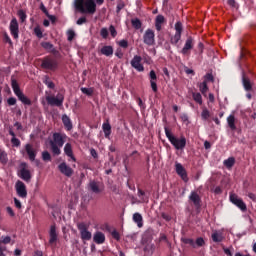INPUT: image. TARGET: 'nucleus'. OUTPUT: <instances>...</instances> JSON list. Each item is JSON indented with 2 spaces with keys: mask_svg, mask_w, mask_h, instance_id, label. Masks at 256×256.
<instances>
[{
  "mask_svg": "<svg viewBox=\"0 0 256 256\" xmlns=\"http://www.w3.org/2000/svg\"><path fill=\"white\" fill-rule=\"evenodd\" d=\"M102 129L104 131L105 138L109 139V137H111V124H109V121L103 123Z\"/></svg>",
  "mask_w": 256,
  "mask_h": 256,
  "instance_id": "30",
  "label": "nucleus"
},
{
  "mask_svg": "<svg viewBox=\"0 0 256 256\" xmlns=\"http://www.w3.org/2000/svg\"><path fill=\"white\" fill-rule=\"evenodd\" d=\"M44 83L48 87V89H55V83L49 80V77H46V80H44Z\"/></svg>",
  "mask_w": 256,
  "mask_h": 256,
  "instance_id": "48",
  "label": "nucleus"
},
{
  "mask_svg": "<svg viewBox=\"0 0 256 256\" xmlns=\"http://www.w3.org/2000/svg\"><path fill=\"white\" fill-rule=\"evenodd\" d=\"M211 237L214 243H221V241H223V234L221 233L214 232L212 233Z\"/></svg>",
  "mask_w": 256,
  "mask_h": 256,
  "instance_id": "35",
  "label": "nucleus"
},
{
  "mask_svg": "<svg viewBox=\"0 0 256 256\" xmlns=\"http://www.w3.org/2000/svg\"><path fill=\"white\" fill-rule=\"evenodd\" d=\"M41 47H43V49L46 51H49V53H52V55H59L58 50L55 49V46H53V44L50 42H42Z\"/></svg>",
  "mask_w": 256,
  "mask_h": 256,
  "instance_id": "23",
  "label": "nucleus"
},
{
  "mask_svg": "<svg viewBox=\"0 0 256 256\" xmlns=\"http://www.w3.org/2000/svg\"><path fill=\"white\" fill-rule=\"evenodd\" d=\"M227 123L232 131H235V129H237V126H235V115H229L227 117Z\"/></svg>",
  "mask_w": 256,
  "mask_h": 256,
  "instance_id": "33",
  "label": "nucleus"
},
{
  "mask_svg": "<svg viewBox=\"0 0 256 256\" xmlns=\"http://www.w3.org/2000/svg\"><path fill=\"white\" fill-rule=\"evenodd\" d=\"M223 165L226 169H231L233 165H235V158L229 157L228 159L224 160Z\"/></svg>",
  "mask_w": 256,
  "mask_h": 256,
  "instance_id": "34",
  "label": "nucleus"
},
{
  "mask_svg": "<svg viewBox=\"0 0 256 256\" xmlns=\"http://www.w3.org/2000/svg\"><path fill=\"white\" fill-rule=\"evenodd\" d=\"M7 103L10 107L13 105H17V99L15 97H10L7 99Z\"/></svg>",
  "mask_w": 256,
  "mask_h": 256,
  "instance_id": "53",
  "label": "nucleus"
},
{
  "mask_svg": "<svg viewBox=\"0 0 256 256\" xmlns=\"http://www.w3.org/2000/svg\"><path fill=\"white\" fill-rule=\"evenodd\" d=\"M18 17L20 18V21L22 23H25V20L27 19V14H25V11L19 10L18 11Z\"/></svg>",
  "mask_w": 256,
  "mask_h": 256,
  "instance_id": "49",
  "label": "nucleus"
},
{
  "mask_svg": "<svg viewBox=\"0 0 256 256\" xmlns=\"http://www.w3.org/2000/svg\"><path fill=\"white\" fill-rule=\"evenodd\" d=\"M84 23H87V18L85 16L80 17L77 21H76V25H84Z\"/></svg>",
  "mask_w": 256,
  "mask_h": 256,
  "instance_id": "56",
  "label": "nucleus"
},
{
  "mask_svg": "<svg viewBox=\"0 0 256 256\" xmlns=\"http://www.w3.org/2000/svg\"><path fill=\"white\" fill-rule=\"evenodd\" d=\"M9 135H11V143L13 147H21V140L16 137L15 132L13 131V128H9L8 130Z\"/></svg>",
  "mask_w": 256,
  "mask_h": 256,
  "instance_id": "26",
  "label": "nucleus"
},
{
  "mask_svg": "<svg viewBox=\"0 0 256 256\" xmlns=\"http://www.w3.org/2000/svg\"><path fill=\"white\" fill-rule=\"evenodd\" d=\"M199 247H205V239H203V237H198L194 242V249Z\"/></svg>",
  "mask_w": 256,
  "mask_h": 256,
  "instance_id": "37",
  "label": "nucleus"
},
{
  "mask_svg": "<svg viewBox=\"0 0 256 256\" xmlns=\"http://www.w3.org/2000/svg\"><path fill=\"white\" fill-rule=\"evenodd\" d=\"M122 9H125V2H123V0H118L116 6V13H121Z\"/></svg>",
  "mask_w": 256,
  "mask_h": 256,
  "instance_id": "43",
  "label": "nucleus"
},
{
  "mask_svg": "<svg viewBox=\"0 0 256 256\" xmlns=\"http://www.w3.org/2000/svg\"><path fill=\"white\" fill-rule=\"evenodd\" d=\"M192 97H193V100L198 103V105H203V96H201V93L197 92H193L192 93Z\"/></svg>",
  "mask_w": 256,
  "mask_h": 256,
  "instance_id": "36",
  "label": "nucleus"
},
{
  "mask_svg": "<svg viewBox=\"0 0 256 256\" xmlns=\"http://www.w3.org/2000/svg\"><path fill=\"white\" fill-rule=\"evenodd\" d=\"M189 199L192 201L195 207H201V196L195 191L190 193Z\"/></svg>",
  "mask_w": 256,
  "mask_h": 256,
  "instance_id": "22",
  "label": "nucleus"
},
{
  "mask_svg": "<svg viewBox=\"0 0 256 256\" xmlns=\"http://www.w3.org/2000/svg\"><path fill=\"white\" fill-rule=\"evenodd\" d=\"M204 81H206V83H215V77H213V74L212 73H207L205 76H204Z\"/></svg>",
  "mask_w": 256,
  "mask_h": 256,
  "instance_id": "44",
  "label": "nucleus"
},
{
  "mask_svg": "<svg viewBox=\"0 0 256 256\" xmlns=\"http://www.w3.org/2000/svg\"><path fill=\"white\" fill-rule=\"evenodd\" d=\"M42 160L45 162L51 161V154L49 153V151L42 152Z\"/></svg>",
  "mask_w": 256,
  "mask_h": 256,
  "instance_id": "46",
  "label": "nucleus"
},
{
  "mask_svg": "<svg viewBox=\"0 0 256 256\" xmlns=\"http://www.w3.org/2000/svg\"><path fill=\"white\" fill-rule=\"evenodd\" d=\"M111 235L113 239H116V241H119V239H121V236L119 235V232H117V230L112 231Z\"/></svg>",
  "mask_w": 256,
  "mask_h": 256,
  "instance_id": "59",
  "label": "nucleus"
},
{
  "mask_svg": "<svg viewBox=\"0 0 256 256\" xmlns=\"http://www.w3.org/2000/svg\"><path fill=\"white\" fill-rule=\"evenodd\" d=\"M242 85L245 91H252L253 89V84H251V80L245 75V73L242 75Z\"/></svg>",
  "mask_w": 256,
  "mask_h": 256,
  "instance_id": "24",
  "label": "nucleus"
},
{
  "mask_svg": "<svg viewBox=\"0 0 256 256\" xmlns=\"http://www.w3.org/2000/svg\"><path fill=\"white\" fill-rule=\"evenodd\" d=\"M201 117H202L203 121H207V119H209L211 117V113L209 112V110L207 108H204L202 110Z\"/></svg>",
  "mask_w": 256,
  "mask_h": 256,
  "instance_id": "42",
  "label": "nucleus"
},
{
  "mask_svg": "<svg viewBox=\"0 0 256 256\" xmlns=\"http://www.w3.org/2000/svg\"><path fill=\"white\" fill-rule=\"evenodd\" d=\"M100 53L101 55H105V57H113V53H114L113 46H103L100 49Z\"/></svg>",
  "mask_w": 256,
  "mask_h": 256,
  "instance_id": "27",
  "label": "nucleus"
},
{
  "mask_svg": "<svg viewBox=\"0 0 256 256\" xmlns=\"http://www.w3.org/2000/svg\"><path fill=\"white\" fill-rule=\"evenodd\" d=\"M137 103L141 109H145V103H143L141 98H137Z\"/></svg>",
  "mask_w": 256,
  "mask_h": 256,
  "instance_id": "64",
  "label": "nucleus"
},
{
  "mask_svg": "<svg viewBox=\"0 0 256 256\" xmlns=\"http://www.w3.org/2000/svg\"><path fill=\"white\" fill-rule=\"evenodd\" d=\"M100 35L102 39H107V37H109V30L107 28H102L100 30Z\"/></svg>",
  "mask_w": 256,
  "mask_h": 256,
  "instance_id": "50",
  "label": "nucleus"
},
{
  "mask_svg": "<svg viewBox=\"0 0 256 256\" xmlns=\"http://www.w3.org/2000/svg\"><path fill=\"white\" fill-rule=\"evenodd\" d=\"M150 81H157V74L154 72V70H151L149 73Z\"/></svg>",
  "mask_w": 256,
  "mask_h": 256,
  "instance_id": "58",
  "label": "nucleus"
},
{
  "mask_svg": "<svg viewBox=\"0 0 256 256\" xmlns=\"http://www.w3.org/2000/svg\"><path fill=\"white\" fill-rule=\"evenodd\" d=\"M0 163L2 165H7V163H9V157L7 155V152L3 149H0Z\"/></svg>",
  "mask_w": 256,
  "mask_h": 256,
  "instance_id": "32",
  "label": "nucleus"
},
{
  "mask_svg": "<svg viewBox=\"0 0 256 256\" xmlns=\"http://www.w3.org/2000/svg\"><path fill=\"white\" fill-rule=\"evenodd\" d=\"M67 37H68V41H73V39H75V31L69 30L67 32Z\"/></svg>",
  "mask_w": 256,
  "mask_h": 256,
  "instance_id": "54",
  "label": "nucleus"
},
{
  "mask_svg": "<svg viewBox=\"0 0 256 256\" xmlns=\"http://www.w3.org/2000/svg\"><path fill=\"white\" fill-rule=\"evenodd\" d=\"M9 29L13 39H19V22L17 21V18H13L10 21Z\"/></svg>",
  "mask_w": 256,
  "mask_h": 256,
  "instance_id": "15",
  "label": "nucleus"
},
{
  "mask_svg": "<svg viewBox=\"0 0 256 256\" xmlns=\"http://www.w3.org/2000/svg\"><path fill=\"white\" fill-rule=\"evenodd\" d=\"M143 41L144 44L149 47L155 45V32L151 29H147L143 35Z\"/></svg>",
  "mask_w": 256,
  "mask_h": 256,
  "instance_id": "13",
  "label": "nucleus"
},
{
  "mask_svg": "<svg viewBox=\"0 0 256 256\" xmlns=\"http://www.w3.org/2000/svg\"><path fill=\"white\" fill-rule=\"evenodd\" d=\"M182 243L185 245H190L194 249L195 247V240L193 238H181Z\"/></svg>",
  "mask_w": 256,
  "mask_h": 256,
  "instance_id": "39",
  "label": "nucleus"
},
{
  "mask_svg": "<svg viewBox=\"0 0 256 256\" xmlns=\"http://www.w3.org/2000/svg\"><path fill=\"white\" fill-rule=\"evenodd\" d=\"M199 89L202 95H207V91H209V86H207V81H203L202 83H200Z\"/></svg>",
  "mask_w": 256,
  "mask_h": 256,
  "instance_id": "38",
  "label": "nucleus"
},
{
  "mask_svg": "<svg viewBox=\"0 0 256 256\" xmlns=\"http://www.w3.org/2000/svg\"><path fill=\"white\" fill-rule=\"evenodd\" d=\"M162 23H165V16L164 15H158L155 19V28L158 31H161V25Z\"/></svg>",
  "mask_w": 256,
  "mask_h": 256,
  "instance_id": "31",
  "label": "nucleus"
},
{
  "mask_svg": "<svg viewBox=\"0 0 256 256\" xmlns=\"http://www.w3.org/2000/svg\"><path fill=\"white\" fill-rule=\"evenodd\" d=\"M133 221L137 224V227L141 229L143 227V216L140 213H134L133 214Z\"/></svg>",
  "mask_w": 256,
  "mask_h": 256,
  "instance_id": "29",
  "label": "nucleus"
},
{
  "mask_svg": "<svg viewBox=\"0 0 256 256\" xmlns=\"http://www.w3.org/2000/svg\"><path fill=\"white\" fill-rule=\"evenodd\" d=\"M164 131L168 141H170L171 145H173V147L177 149V151H182L183 149H185V147L187 146V138H185V136L177 138L171 133V130H169V128L167 127H164Z\"/></svg>",
  "mask_w": 256,
  "mask_h": 256,
  "instance_id": "3",
  "label": "nucleus"
},
{
  "mask_svg": "<svg viewBox=\"0 0 256 256\" xmlns=\"http://www.w3.org/2000/svg\"><path fill=\"white\" fill-rule=\"evenodd\" d=\"M175 35L171 37L170 39V43L172 45H177V43H179V41H181V33H183V24L178 21L175 24Z\"/></svg>",
  "mask_w": 256,
  "mask_h": 256,
  "instance_id": "9",
  "label": "nucleus"
},
{
  "mask_svg": "<svg viewBox=\"0 0 256 256\" xmlns=\"http://www.w3.org/2000/svg\"><path fill=\"white\" fill-rule=\"evenodd\" d=\"M175 171L177 175H179V177H181V179L184 180L185 183L189 181V177L187 176V170H185V167H183V164L176 162Z\"/></svg>",
  "mask_w": 256,
  "mask_h": 256,
  "instance_id": "17",
  "label": "nucleus"
},
{
  "mask_svg": "<svg viewBox=\"0 0 256 256\" xmlns=\"http://www.w3.org/2000/svg\"><path fill=\"white\" fill-rule=\"evenodd\" d=\"M53 140H50V149L53 155H61V147L65 145V139H67V135L59 132H55L53 134Z\"/></svg>",
  "mask_w": 256,
  "mask_h": 256,
  "instance_id": "2",
  "label": "nucleus"
},
{
  "mask_svg": "<svg viewBox=\"0 0 256 256\" xmlns=\"http://www.w3.org/2000/svg\"><path fill=\"white\" fill-rule=\"evenodd\" d=\"M11 87L13 89L14 94L16 95V97H18L19 101L23 103V105H32L31 99H29L27 96H25V94H23L21 88L19 87V83L13 76L11 77Z\"/></svg>",
  "mask_w": 256,
  "mask_h": 256,
  "instance_id": "4",
  "label": "nucleus"
},
{
  "mask_svg": "<svg viewBox=\"0 0 256 256\" xmlns=\"http://www.w3.org/2000/svg\"><path fill=\"white\" fill-rule=\"evenodd\" d=\"M118 45L119 47H122V49H127V47H129V42L123 39L119 41Z\"/></svg>",
  "mask_w": 256,
  "mask_h": 256,
  "instance_id": "51",
  "label": "nucleus"
},
{
  "mask_svg": "<svg viewBox=\"0 0 256 256\" xmlns=\"http://www.w3.org/2000/svg\"><path fill=\"white\" fill-rule=\"evenodd\" d=\"M193 45H194L193 37L189 36L186 39L184 47L181 50L182 55H187L189 53V51H191V49H193Z\"/></svg>",
  "mask_w": 256,
  "mask_h": 256,
  "instance_id": "20",
  "label": "nucleus"
},
{
  "mask_svg": "<svg viewBox=\"0 0 256 256\" xmlns=\"http://www.w3.org/2000/svg\"><path fill=\"white\" fill-rule=\"evenodd\" d=\"M9 243H11L10 236H1V239H0L1 245H9Z\"/></svg>",
  "mask_w": 256,
  "mask_h": 256,
  "instance_id": "45",
  "label": "nucleus"
},
{
  "mask_svg": "<svg viewBox=\"0 0 256 256\" xmlns=\"http://www.w3.org/2000/svg\"><path fill=\"white\" fill-rule=\"evenodd\" d=\"M142 61L143 58L141 56L135 55L131 60L130 65L133 67V69H136V71L142 73V71H145V67L141 64Z\"/></svg>",
  "mask_w": 256,
  "mask_h": 256,
  "instance_id": "14",
  "label": "nucleus"
},
{
  "mask_svg": "<svg viewBox=\"0 0 256 256\" xmlns=\"http://www.w3.org/2000/svg\"><path fill=\"white\" fill-rule=\"evenodd\" d=\"M230 201L233 205H236L238 209L242 210L243 212L247 211V204L243 201V199L239 198L237 194H230Z\"/></svg>",
  "mask_w": 256,
  "mask_h": 256,
  "instance_id": "12",
  "label": "nucleus"
},
{
  "mask_svg": "<svg viewBox=\"0 0 256 256\" xmlns=\"http://www.w3.org/2000/svg\"><path fill=\"white\" fill-rule=\"evenodd\" d=\"M41 67L42 69H48V71H57L59 61H57V58L51 55L46 56L42 59Z\"/></svg>",
  "mask_w": 256,
  "mask_h": 256,
  "instance_id": "5",
  "label": "nucleus"
},
{
  "mask_svg": "<svg viewBox=\"0 0 256 256\" xmlns=\"http://www.w3.org/2000/svg\"><path fill=\"white\" fill-rule=\"evenodd\" d=\"M4 251H7V246H3V244H0V256H6Z\"/></svg>",
  "mask_w": 256,
  "mask_h": 256,
  "instance_id": "62",
  "label": "nucleus"
},
{
  "mask_svg": "<svg viewBox=\"0 0 256 256\" xmlns=\"http://www.w3.org/2000/svg\"><path fill=\"white\" fill-rule=\"evenodd\" d=\"M47 104L50 107H63V102L65 101V95L58 93L57 96H46Z\"/></svg>",
  "mask_w": 256,
  "mask_h": 256,
  "instance_id": "6",
  "label": "nucleus"
},
{
  "mask_svg": "<svg viewBox=\"0 0 256 256\" xmlns=\"http://www.w3.org/2000/svg\"><path fill=\"white\" fill-rule=\"evenodd\" d=\"M34 33L38 39H43V31H41V28L39 26L34 28Z\"/></svg>",
  "mask_w": 256,
  "mask_h": 256,
  "instance_id": "47",
  "label": "nucleus"
},
{
  "mask_svg": "<svg viewBox=\"0 0 256 256\" xmlns=\"http://www.w3.org/2000/svg\"><path fill=\"white\" fill-rule=\"evenodd\" d=\"M88 189L89 191H92V193L99 195V193H103V191H105V186L99 181L92 180L88 184Z\"/></svg>",
  "mask_w": 256,
  "mask_h": 256,
  "instance_id": "10",
  "label": "nucleus"
},
{
  "mask_svg": "<svg viewBox=\"0 0 256 256\" xmlns=\"http://www.w3.org/2000/svg\"><path fill=\"white\" fill-rule=\"evenodd\" d=\"M40 9H41V11H43V13L46 16L49 15V11L47 10V8L45 7V5L43 3L40 4Z\"/></svg>",
  "mask_w": 256,
  "mask_h": 256,
  "instance_id": "63",
  "label": "nucleus"
},
{
  "mask_svg": "<svg viewBox=\"0 0 256 256\" xmlns=\"http://www.w3.org/2000/svg\"><path fill=\"white\" fill-rule=\"evenodd\" d=\"M25 153L28 156L29 161L33 162L37 158V149H35V146L33 144H26L25 147Z\"/></svg>",
  "mask_w": 256,
  "mask_h": 256,
  "instance_id": "16",
  "label": "nucleus"
},
{
  "mask_svg": "<svg viewBox=\"0 0 256 256\" xmlns=\"http://www.w3.org/2000/svg\"><path fill=\"white\" fill-rule=\"evenodd\" d=\"M104 3L105 0H86V2L85 0H75L74 7L79 13L93 15L97 11V5H103Z\"/></svg>",
  "mask_w": 256,
  "mask_h": 256,
  "instance_id": "1",
  "label": "nucleus"
},
{
  "mask_svg": "<svg viewBox=\"0 0 256 256\" xmlns=\"http://www.w3.org/2000/svg\"><path fill=\"white\" fill-rule=\"evenodd\" d=\"M20 167L21 169L18 172V177L23 181H26V183H29V181H31V171L27 169V163L22 162Z\"/></svg>",
  "mask_w": 256,
  "mask_h": 256,
  "instance_id": "8",
  "label": "nucleus"
},
{
  "mask_svg": "<svg viewBox=\"0 0 256 256\" xmlns=\"http://www.w3.org/2000/svg\"><path fill=\"white\" fill-rule=\"evenodd\" d=\"M49 237V244L55 245L59 239V234H57V226H55V224L50 226Z\"/></svg>",
  "mask_w": 256,
  "mask_h": 256,
  "instance_id": "18",
  "label": "nucleus"
},
{
  "mask_svg": "<svg viewBox=\"0 0 256 256\" xmlns=\"http://www.w3.org/2000/svg\"><path fill=\"white\" fill-rule=\"evenodd\" d=\"M93 241L96 245H103L105 243V234L101 231H97L94 233Z\"/></svg>",
  "mask_w": 256,
  "mask_h": 256,
  "instance_id": "21",
  "label": "nucleus"
},
{
  "mask_svg": "<svg viewBox=\"0 0 256 256\" xmlns=\"http://www.w3.org/2000/svg\"><path fill=\"white\" fill-rule=\"evenodd\" d=\"M4 43H9L10 45H13V41L11 40V37H9V34L5 33L3 37Z\"/></svg>",
  "mask_w": 256,
  "mask_h": 256,
  "instance_id": "55",
  "label": "nucleus"
},
{
  "mask_svg": "<svg viewBox=\"0 0 256 256\" xmlns=\"http://www.w3.org/2000/svg\"><path fill=\"white\" fill-rule=\"evenodd\" d=\"M109 31H110L111 37L113 38L117 37V29H115V26L110 25Z\"/></svg>",
  "mask_w": 256,
  "mask_h": 256,
  "instance_id": "52",
  "label": "nucleus"
},
{
  "mask_svg": "<svg viewBox=\"0 0 256 256\" xmlns=\"http://www.w3.org/2000/svg\"><path fill=\"white\" fill-rule=\"evenodd\" d=\"M77 228L82 241H91V237H93V235L89 231V225H87L85 222H80L77 224Z\"/></svg>",
  "mask_w": 256,
  "mask_h": 256,
  "instance_id": "7",
  "label": "nucleus"
},
{
  "mask_svg": "<svg viewBox=\"0 0 256 256\" xmlns=\"http://www.w3.org/2000/svg\"><path fill=\"white\" fill-rule=\"evenodd\" d=\"M90 155L94 158L97 159V157H99V155L97 154V150H95L94 148L90 149Z\"/></svg>",
  "mask_w": 256,
  "mask_h": 256,
  "instance_id": "61",
  "label": "nucleus"
},
{
  "mask_svg": "<svg viewBox=\"0 0 256 256\" xmlns=\"http://www.w3.org/2000/svg\"><path fill=\"white\" fill-rule=\"evenodd\" d=\"M58 169L60 173L66 177H71L73 175V168L69 167L65 162L60 163Z\"/></svg>",
  "mask_w": 256,
  "mask_h": 256,
  "instance_id": "19",
  "label": "nucleus"
},
{
  "mask_svg": "<svg viewBox=\"0 0 256 256\" xmlns=\"http://www.w3.org/2000/svg\"><path fill=\"white\" fill-rule=\"evenodd\" d=\"M14 205L16 209H21L22 205H21V201H19V199L14 198Z\"/></svg>",
  "mask_w": 256,
  "mask_h": 256,
  "instance_id": "60",
  "label": "nucleus"
},
{
  "mask_svg": "<svg viewBox=\"0 0 256 256\" xmlns=\"http://www.w3.org/2000/svg\"><path fill=\"white\" fill-rule=\"evenodd\" d=\"M15 189L18 197L21 199H27V186L23 181L18 180L15 184Z\"/></svg>",
  "mask_w": 256,
  "mask_h": 256,
  "instance_id": "11",
  "label": "nucleus"
},
{
  "mask_svg": "<svg viewBox=\"0 0 256 256\" xmlns=\"http://www.w3.org/2000/svg\"><path fill=\"white\" fill-rule=\"evenodd\" d=\"M80 91H82V93L84 94V95H87L88 97H91V96H93V93H94V89L93 88H85V87H82L81 89H80Z\"/></svg>",
  "mask_w": 256,
  "mask_h": 256,
  "instance_id": "40",
  "label": "nucleus"
},
{
  "mask_svg": "<svg viewBox=\"0 0 256 256\" xmlns=\"http://www.w3.org/2000/svg\"><path fill=\"white\" fill-rule=\"evenodd\" d=\"M64 153L67 155V157H70L72 161H76L75 156L73 155V147L71 146V143H66L64 146Z\"/></svg>",
  "mask_w": 256,
  "mask_h": 256,
  "instance_id": "28",
  "label": "nucleus"
},
{
  "mask_svg": "<svg viewBox=\"0 0 256 256\" xmlns=\"http://www.w3.org/2000/svg\"><path fill=\"white\" fill-rule=\"evenodd\" d=\"M131 24L134 27V29H141L142 27L141 20H139L138 18L132 19Z\"/></svg>",
  "mask_w": 256,
  "mask_h": 256,
  "instance_id": "41",
  "label": "nucleus"
},
{
  "mask_svg": "<svg viewBox=\"0 0 256 256\" xmlns=\"http://www.w3.org/2000/svg\"><path fill=\"white\" fill-rule=\"evenodd\" d=\"M62 123L67 131H71V129H73V122H71V118H69L67 114L62 115Z\"/></svg>",
  "mask_w": 256,
  "mask_h": 256,
  "instance_id": "25",
  "label": "nucleus"
},
{
  "mask_svg": "<svg viewBox=\"0 0 256 256\" xmlns=\"http://www.w3.org/2000/svg\"><path fill=\"white\" fill-rule=\"evenodd\" d=\"M151 89L154 93H157L158 88H157V81H150Z\"/></svg>",
  "mask_w": 256,
  "mask_h": 256,
  "instance_id": "57",
  "label": "nucleus"
}]
</instances>
